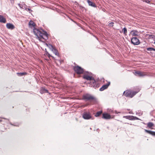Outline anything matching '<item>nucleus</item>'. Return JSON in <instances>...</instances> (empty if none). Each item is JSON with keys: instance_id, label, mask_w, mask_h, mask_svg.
<instances>
[{"instance_id": "obj_19", "label": "nucleus", "mask_w": 155, "mask_h": 155, "mask_svg": "<svg viewBox=\"0 0 155 155\" xmlns=\"http://www.w3.org/2000/svg\"><path fill=\"white\" fill-rule=\"evenodd\" d=\"M41 93H48V90L45 89V88H43L42 90L41 91Z\"/></svg>"}, {"instance_id": "obj_43", "label": "nucleus", "mask_w": 155, "mask_h": 155, "mask_svg": "<svg viewBox=\"0 0 155 155\" xmlns=\"http://www.w3.org/2000/svg\"><path fill=\"white\" fill-rule=\"evenodd\" d=\"M154 44H155V40H154Z\"/></svg>"}, {"instance_id": "obj_6", "label": "nucleus", "mask_w": 155, "mask_h": 155, "mask_svg": "<svg viewBox=\"0 0 155 155\" xmlns=\"http://www.w3.org/2000/svg\"><path fill=\"white\" fill-rule=\"evenodd\" d=\"M131 42L134 45H138L140 43L139 40L136 37H133L131 38Z\"/></svg>"}, {"instance_id": "obj_24", "label": "nucleus", "mask_w": 155, "mask_h": 155, "mask_svg": "<svg viewBox=\"0 0 155 155\" xmlns=\"http://www.w3.org/2000/svg\"><path fill=\"white\" fill-rule=\"evenodd\" d=\"M122 31H123L125 35H126V34L127 33V28L125 27L123 29Z\"/></svg>"}, {"instance_id": "obj_3", "label": "nucleus", "mask_w": 155, "mask_h": 155, "mask_svg": "<svg viewBox=\"0 0 155 155\" xmlns=\"http://www.w3.org/2000/svg\"><path fill=\"white\" fill-rule=\"evenodd\" d=\"M139 91V89L136 91H132L127 90L124 92L123 94L126 97L132 98Z\"/></svg>"}, {"instance_id": "obj_23", "label": "nucleus", "mask_w": 155, "mask_h": 155, "mask_svg": "<svg viewBox=\"0 0 155 155\" xmlns=\"http://www.w3.org/2000/svg\"><path fill=\"white\" fill-rule=\"evenodd\" d=\"M18 5L21 8H22L24 7V6H25V4L24 2H22L21 4H18Z\"/></svg>"}, {"instance_id": "obj_38", "label": "nucleus", "mask_w": 155, "mask_h": 155, "mask_svg": "<svg viewBox=\"0 0 155 155\" xmlns=\"http://www.w3.org/2000/svg\"><path fill=\"white\" fill-rule=\"evenodd\" d=\"M47 52V53L48 54V57H50V56H51V55H50L49 54V53H48V52Z\"/></svg>"}, {"instance_id": "obj_29", "label": "nucleus", "mask_w": 155, "mask_h": 155, "mask_svg": "<svg viewBox=\"0 0 155 155\" xmlns=\"http://www.w3.org/2000/svg\"><path fill=\"white\" fill-rule=\"evenodd\" d=\"M114 23L113 22H111L108 25L110 26L113 27V24Z\"/></svg>"}, {"instance_id": "obj_16", "label": "nucleus", "mask_w": 155, "mask_h": 155, "mask_svg": "<svg viewBox=\"0 0 155 155\" xmlns=\"http://www.w3.org/2000/svg\"><path fill=\"white\" fill-rule=\"evenodd\" d=\"M6 21L5 18L3 16L0 15V22L5 23Z\"/></svg>"}, {"instance_id": "obj_28", "label": "nucleus", "mask_w": 155, "mask_h": 155, "mask_svg": "<svg viewBox=\"0 0 155 155\" xmlns=\"http://www.w3.org/2000/svg\"><path fill=\"white\" fill-rule=\"evenodd\" d=\"M147 49L148 51H152V47H148L147 48Z\"/></svg>"}, {"instance_id": "obj_11", "label": "nucleus", "mask_w": 155, "mask_h": 155, "mask_svg": "<svg viewBox=\"0 0 155 155\" xmlns=\"http://www.w3.org/2000/svg\"><path fill=\"white\" fill-rule=\"evenodd\" d=\"M134 74L140 77H143L145 75L144 73L137 71H136Z\"/></svg>"}, {"instance_id": "obj_18", "label": "nucleus", "mask_w": 155, "mask_h": 155, "mask_svg": "<svg viewBox=\"0 0 155 155\" xmlns=\"http://www.w3.org/2000/svg\"><path fill=\"white\" fill-rule=\"evenodd\" d=\"M29 26H32L33 27H35V23L32 21H30L29 23Z\"/></svg>"}, {"instance_id": "obj_17", "label": "nucleus", "mask_w": 155, "mask_h": 155, "mask_svg": "<svg viewBox=\"0 0 155 155\" xmlns=\"http://www.w3.org/2000/svg\"><path fill=\"white\" fill-rule=\"evenodd\" d=\"M51 51L55 54V55L59 56V54L58 52V51L55 48H54L53 49H51Z\"/></svg>"}, {"instance_id": "obj_12", "label": "nucleus", "mask_w": 155, "mask_h": 155, "mask_svg": "<svg viewBox=\"0 0 155 155\" xmlns=\"http://www.w3.org/2000/svg\"><path fill=\"white\" fill-rule=\"evenodd\" d=\"M6 26L7 28L11 30H13L15 28L14 25L10 23H7L6 25Z\"/></svg>"}, {"instance_id": "obj_10", "label": "nucleus", "mask_w": 155, "mask_h": 155, "mask_svg": "<svg viewBox=\"0 0 155 155\" xmlns=\"http://www.w3.org/2000/svg\"><path fill=\"white\" fill-rule=\"evenodd\" d=\"M110 82H109L107 84L103 85L102 87L100 88L99 90L100 91H102L105 89H106L108 88V87L110 85Z\"/></svg>"}, {"instance_id": "obj_30", "label": "nucleus", "mask_w": 155, "mask_h": 155, "mask_svg": "<svg viewBox=\"0 0 155 155\" xmlns=\"http://www.w3.org/2000/svg\"><path fill=\"white\" fill-rule=\"evenodd\" d=\"M27 11L29 12V13H31V12H32V11L29 8H27Z\"/></svg>"}, {"instance_id": "obj_1", "label": "nucleus", "mask_w": 155, "mask_h": 155, "mask_svg": "<svg viewBox=\"0 0 155 155\" xmlns=\"http://www.w3.org/2000/svg\"><path fill=\"white\" fill-rule=\"evenodd\" d=\"M42 33L39 29L35 28L33 29V32L35 35L37 37L38 40L44 43L51 50L54 48L53 46L50 44H48L45 43V41L48 39V35L46 31L42 30Z\"/></svg>"}, {"instance_id": "obj_5", "label": "nucleus", "mask_w": 155, "mask_h": 155, "mask_svg": "<svg viewBox=\"0 0 155 155\" xmlns=\"http://www.w3.org/2000/svg\"><path fill=\"white\" fill-rule=\"evenodd\" d=\"M74 71L78 74H81L84 72L83 69L78 66L74 67Z\"/></svg>"}, {"instance_id": "obj_15", "label": "nucleus", "mask_w": 155, "mask_h": 155, "mask_svg": "<svg viewBox=\"0 0 155 155\" xmlns=\"http://www.w3.org/2000/svg\"><path fill=\"white\" fill-rule=\"evenodd\" d=\"M87 2L89 5L94 7H96V6L95 4L90 0H87Z\"/></svg>"}, {"instance_id": "obj_36", "label": "nucleus", "mask_w": 155, "mask_h": 155, "mask_svg": "<svg viewBox=\"0 0 155 155\" xmlns=\"http://www.w3.org/2000/svg\"><path fill=\"white\" fill-rule=\"evenodd\" d=\"M129 114H133V112H132V111H130V112H129Z\"/></svg>"}, {"instance_id": "obj_22", "label": "nucleus", "mask_w": 155, "mask_h": 155, "mask_svg": "<svg viewBox=\"0 0 155 155\" xmlns=\"http://www.w3.org/2000/svg\"><path fill=\"white\" fill-rule=\"evenodd\" d=\"M9 124L15 126H19V124L18 123H15L13 124H12L11 122H10Z\"/></svg>"}, {"instance_id": "obj_26", "label": "nucleus", "mask_w": 155, "mask_h": 155, "mask_svg": "<svg viewBox=\"0 0 155 155\" xmlns=\"http://www.w3.org/2000/svg\"><path fill=\"white\" fill-rule=\"evenodd\" d=\"M17 74L19 76H21L25 74L26 73H18Z\"/></svg>"}, {"instance_id": "obj_21", "label": "nucleus", "mask_w": 155, "mask_h": 155, "mask_svg": "<svg viewBox=\"0 0 155 155\" xmlns=\"http://www.w3.org/2000/svg\"><path fill=\"white\" fill-rule=\"evenodd\" d=\"M102 111H98L97 112L96 114L95 115V116L96 117H97L99 116L102 113Z\"/></svg>"}, {"instance_id": "obj_44", "label": "nucleus", "mask_w": 155, "mask_h": 155, "mask_svg": "<svg viewBox=\"0 0 155 155\" xmlns=\"http://www.w3.org/2000/svg\"><path fill=\"white\" fill-rule=\"evenodd\" d=\"M99 130L98 129H97V130Z\"/></svg>"}, {"instance_id": "obj_45", "label": "nucleus", "mask_w": 155, "mask_h": 155, "mask_svg": "<svg viewBox=\"0 0 155 155\" xmlns=\"http://www.w3.org/2000/svg\"><path fill=\"white\" fill-rule=\"evenodd\" d=\"M99 130L98 129H97V130Z\"/></svg>"}, {"instance_id": "obj_33", "label": "nucleus", "mask_w": 155, "mask_h": 155, "mask_svg": "<svg viewBox=\"0 0 155 155\" xmlns=\"http://www.w3.org/2000/svg\"><path fill=\"white\" fill-rule=\"evenodd\" d=\"M114 113H115V114H117L120 113V112H117V111H116V110L114 111Z\"/></svg>"}, {"instance_id": "obj_4", "label": "nucleus", "mask_w": 155, "mask_h": 155, "mask_svg": "<svg viewBox=\"0 0 155 155\" xmlns=\"http://www.w3.org/2000/svg\"><path fill=\"white\" fill-rule=\"evenodd\" d=\"M83 98L84 100L86 101L93 100L96 101V99L95 97L89 94H86L84 95L83 96Z\"/></svg>"}, {"instance_id": "obj_13", "label": "nucleus", "mask_w": 155, "mask_h": 155, "mask_svg": "<svg viewBox=\"0 0 155 155\" xmlns=\"http://www.w3.org/2000/svg\"><path fill=\"white\" fill-rule=\"evenodd\" d=\"M131 33H132V35L133 36H138V32L137 30H133L131 31L130 33L131 34Z\"/></svg>"}, {"instance_id": "obj_35", "label": "nucleus", "mask_w": 155, "mask_h": 155, "mask_svg": "<svg viewBox=\"0 0 155 155\" xmlns=\"http://www.w3.org/2000/svg\"><path fill=\"white\" fill-rule=\"evenodd\" d=\"M87 72L88 73V74H89L90 75L92 74V73L91 72Z\"/></svg>"}, {"instance_id": "obj_39", "label": "nucleus", "mask_w": 155, "mask_h": 155, "mask_svg": "<svg viewBox=\"0 0 155 155\" xmlns=\"http://www.w3.org/2000/svg\"><path fill=\"white\" fill-rule=\"evenodd\" d=\"M125 124H130L128 123H125ZM130 124V125H132V124Z\"/></svg>"}, {"instance_id": "obj_8", "label": "nucleus", "mask_w": 155, "mask_h": 155, "mask_svg": "<svg viewBox=\"0 0 155 155\" xmlns=\"http://www.w3.org/2000/svg\"><path fill=\"white\" fill-rule=\"evenodd\" d=\"M82 117L84 119L89 120L91 118V114L89 113H84L82 115Z\"/></svg>"}, {"instance_id": "obj_34", "label": "nucleus", "mask_w": 155, "mask_h": 155, "mask_svg": "<svg viewBox=\"0 0 155 155\" xmlns=\"http://www.w3.org/2000/svg\"><path fill=\"white\" fill-rule=\"evenodd\" d=\"M9 0L10 1L11 3V4H13L14 3V0Z\"/></svg>"}, {"instance_id": "obj_41", "label": "nucleus", "mask_w": 155, "mask_h": 155, "mask_svg": "<svg viewBox=\"0 0 155 155\" xmlns=\"http://www.w3.org/2000/svg\"><path fill=\"white\" fill-rule=\"evenodd\" d=\"M127 110L129 111V110H130V109H127Z\"/></svg>"}, {"instance_id": "obj_42", "label": "nucleus", "mask_w": 155, "mask_h": 155, "mask_svg": "<svg viewBox=\"0 0 155 155\" xmlns=\"http://www.w3.org/2000/svg\"><path fill=\"white\" fill-rule=\"evenodd\" d=\"M2 120H0V122H2Z\"/></svg>"}, {"instance_id": "obj_2", "label": "nucleus", "mask_w": 155, "mask_h": 155, "mask_svg": "<svg viewBox=\"0 0 155 155\" xmlns=\"http://www.w3.org/2000/svg\"><path fill=\"white\" fill-rule=\"evenodd\" d=\"M83 78L87 80L90 81V84L91 85V86L93 87L94 88L98 87L97 84V82L92 77L87 75H84L83 76Z\"/></svg>"}, {"instance_id": "obj_40", "label": "nucleus", "mask_w": 155, "mask_h": 155, "mask_svg": "<svg viewBox=\"0 0 155 155\" xmlns=\"http://www.w3.org/2000/svg\"><path fill=\"white\" fill-rule=\"evenodd\" d=\"M3 118L4 119H5L8 120H9L8 119H7L5 118Z\"/></svg>"}, {"instance_id": "obj_32", "label": "nucleus", "mask_w": 155, "mask_h": 155, "mask_svg": "<svg viewBox=\"0 0 155 155\" xmlns=\"http://www.w3.org/2000/svg\"><path fill=\"white\" fill-rule=\"evenodd\" d=\"M58 62H59L60 65L61 64L62 62H63V61L61 60H58Z\"/></svg>"}, {"instance_id": "obj_27", "label": "nucleus", "mask_w": 155, "mask_h": 155, "mask_svg": "<svg viewBox=\"0 0 155 155\" xmlns=\"http://www.w3.org/2000/svg\"><path fill=\"white\" fill-rule=\"evenodd\" d=\"M108 111L109 112H110V113H114V111H113V110H112L111 109H108Z\"/></svg>"}, {"instance_id": "obj_9", "label": "nucleus", "mask_w": 155, "mask_h": 155, "mask_svg": "<svg viewBox=\"0 0 155 155\" xmlns=\"http://www.w3.org/2000/svg\"><path fill=\"white\" fill-rule=\"evenodd\" d=\"M102 118L105 119H110L112 118L111 116L107 113H104L102 114Z\"/></svg>"}, {"instance_id": "obj_37", "label": "nucleus", "mask_w": 155, "mask_h": 155, "mask_svg": "<svg viewBox=\"0 0 155 155\" xmlns=\"http://www.w3.org/2000/svg\"><path fill=\"white\" fill-rule=\"evenodd\" d=\"M155 51V49L152 48V51Z\"/></svg>"}, {"instance_id": "obj_7", "label": "nucleus", "mask_w": 155, "mask_h": 155, "mask_svg": "<svg viewBox=\"0 0 155 155\" xmlns=\"http://www.w3.org/2000/svg\"><path fill=\"white\" fill-rule=\"evenodd\" d=\"M123 117L130 120H141L138 118L133 116H124Z\"/></svg>"}, {"instance_id": "obj_31", "label": "nucleus", "mask_w": 155, "mask_h": 155, "mask_svg": "<svg viewBox=\"0 0 155 155\" xmlns=\"http://www.w3.org/2000/svg\"><path fill=\"white\" fill-rule=\"evenodd\" d=\"M24 7H23V8H22V9H24L26 10H27V8L26 7V5H25V6H24Z\"/></svg>"}, {"instance_id": "obj_14", "label": "nucleus", "mask_w": 155, "mask_h": 155, "mask_svg": "<svg viewBox=\"0 0 155 155\" xmlns=\"http://www.w3.org/2000/svg\"><path fill=\"white\" fill-rule=\"evenodd\" d=\"M144 130L146 132L151 135L152 136L155 137V131H152L150 130H147L146 129H144Z\"/></svg>"}, {"instance_id": "obj_25", "label": "nucleus", "mask_w": 155, "mask_h": 155, "mask_svg": "<svg viewBox=\"0 0 155 155\" xmlns=\"http://www.w3.org/2000/svg\"><path fill=\"white\" fill-rule=\"evenodd\" d=\"M147 36H148L150 38H153L155 37V36L152 35L147 34Z\"/></svg>"}, {"instance_id": "obj_20", "label": "nucleus", "mask_w": 155, "mask_h": 155, "mask_svg": "<svg viewBox=\"0 0 155 155\" xmlns=\"http://www.w3.org/2000/svg\"><path fill=\"white\" fill-rule=\"evenodd\" d=\"M154 125V124L152 122H149L147 124V127L150 128H151V127H153Z\"/></svg>"}]
</instances>
